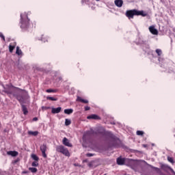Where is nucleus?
Here are the masks:
<instances>
[{"label":"nucleus","mask_w":175,"mask_h":175,"mask_svg":"<svg viewBox=\"0 0 175 175\" xmlns=\"http://www.w3.org/2000/svg\"><path fill=\"white\" fill-rule=\"evenodd\" d=\"M98 133H100L101 135H103V136H105L107 139H109L111 142H112V147L118 148L120 146V139L116 137V135L113 134V133L110 131H105L103 132H94V130H90L88 131H86L85 134L83 135V139H85L87 136H91V135H98Z\"/></svg>","instance_id":"f257e3e1"},{"label":"nucleus","mask_w":175,"mask_h":175,"mask_svg":"<svg viewBox=\"0 0 175 175\" xmlns=\"http://www.w3.org/2000/svg\"><path fill=\"white\" fill-rule=\"evenodd\" d=\"M126 16L129 18V20L131 18H133L134 16H142V17H146L147 16V13L144 12V11H139L137 10H130L126 12Z\"/></svg>","instance_id":"f03ea898"},{"label":"nucleus","mask_w":175,"mask_h":175,"mask_svg":"<svg viewBox=\"0 0 175 175\" xmlns=\"http://www.w3.org/2000/svg\"><path fill=\"white\" fill-rule=\"evenodd\" d=\"M16 90L21 91V94H14V96L16 97L19 103H24V101L27 98H28V92L27 90H21V88H16Z\"/></svg>","instance_id":"7ed1b4c3"},{"label":"nucleus","mask_w":175,"mask_h":175,"mask_svg":"<svg viewBox=\"0 0 175 175\" xmlns=\"http://www.w3.org/2000/svg\"><path fill=\"white\" fill-rule=\"evenodd\" d=\"M29 27V19L28 16L21 14V28L22 29H27Z\"/></svg>","instance_id":"20e7f679"},{"label":"nucleus","mask_w":175,"mask_h":175,"mask_svg":"<svg viewBox=\"0 0 175 175\" xmlns=\"http://www.w3.org/2000/svg\"><path fill=\"white\" fill-rule=\"evenodd\" d=\"M57 152H60V154H63L65 157H70V152H69V150L67 149L65 146L60 145L56 147Z\"/></svg>","instance_id":"39448f33"},{"label":"nucleus","mask_w":175,"mask_h":175,"mask_svg":"<svg viewBox=\"0 0 175 175\" xmlns=\"http://www.w3.org/2000/svg\"><path fill=\"white\" fill-rule=\"evenodd\" d=\"M40 151L42 152L43 158H47L46 152L47 151V144H44L40 146Z\"/></svg>","instance_id":"423d86ee"},{"label":"nucleus","mask_w":175,"mask_h":175,"mask_svg":"<svg viewBox=\"0 0 175 175\" xmlns=\"http://www.w3.org/2000/svg\"><path fill=\"white\" fill-rule=\"evenodd\" d=\"M87 120H102V118H100V116L96 115V114H91L88 116H87Z\"/></svg>","instance_id":"0eeeda50"},{"label":"nucleus","mask_w":175,"mask_h":175,"mask_svg":"<svg viewBox=\"0 0 175 175\" xmlns=\"http://www.w3.org/2000/svg\"><path fill=\"white\" fill-rule=\"evenodd\" d=\"M62 143L64 146H66V147H72V144H70V142H69V139H68V138L64 137L63 139Z\"/></svg>","instance_id":"6e6552de"},{"label":"nucleus","mask_w":175,"mask_h":175,"mask_svg":"<svg viewBox=\"0 0 175 175\" xmlns=\"http://www.w3.org/2000/svg\"><path fill=\"white\" fill-rule=\"evenodd\" d=\"M149 31L152 35H158V30L155 29L154 26H150L149 27Z\"/></svg>","instance_id":"1a4fd4ad"},{"label":"nucleus","mask_w":175,"mask_h":175,"mask_svg":"<svg viewBox=\"0 0 175 175\" xmlns=\"http://www.w3.org/2000/svg\"><path fill=\"white\" fill-rule=\"evenodd\" d=\"M61 110H62V108L61 107H59L57 108H52L51 113L53 114H58V113H61Z\"/></svg>","instance_id":"9d476101"},{"label":"nucleus","mask_w":175,"mask_h":175,"mask_svg":"<svg viewBox=\"0 0 175 175\" xmlns=\"http://www.w3.org/2000/svg\"><path fill=\"white\" fill-rule=\"evenodd\" d=\"M117 164L120 165H122L125 164V159L118 157L116 160Z\"/></svg>","instance_id":"9b49d317"},{"label":"nucleus","mask_w":175,"mask_h":175,"mask_svg":"<svg viewBox=\"0 0 175 175\" xmlns=\"http://www.w3.org/2000/svg\"><path fill=\"white\" fill-rule=\"evenodd\" d=\"M8 155H11V157H17L18 155V152L17 151H8L7 152Z\"/></svg>","instance_id":"f8f14e48"},{"label":"nucleus","mask_w":175,"mask_h":175,"mask_svg":"<svg viewBox=\"0 0 175 175\" xmlns=\"http://www.w3.org/2000/svg\"><path fill=\"white\" fill-rule=\"evenodd\" d=\"M123 3L124 1H122V0H115V5L118 6V8H121Z\"/></svg>","instance_id":"ddd939ff"},{"label":"nucleus","mask_w":175,"mask_h":175,"mask_svg":"<svg viewBox=\"0 0 175 175\" xmlns=\"http://www.w3.org/2000/svg\"><path fill=\"white\" fill-rule=\"evenodd\" d=\"M77 102H81V103H85V104L88 103V100L83 99V98H82L81 97H80V96H77Z\"/></svg>","instance_id":"4468645a"},{"label":"nucleus","mask_w":175,"mask_h":175,"mask_svg":"<svg viewBox=\"0 0 175 175\" xmlns=\"http://www.w3.org/2000/svg\"><path fill=\"white\" fill-rule=\"evenodd\" d=\"M161 169H162V170H164V172H166L167 170H169V169H170V167L166 164H161Z\"/></svg>","instance_id":"2eb2a0df"},{"label":"nucleus","mask_w":175,"mask_h":175,"mask_svg":"<svg viewBox=\"0 0 175 175\" xmlns=\"http://www.w3.org/2000/svg\"><path fill=\"white\" fill-rule=\"evenodd\" d=\"M22 111L23 112V114L25 116H27V114H28V109H27V107L24 105H22Z\"/></svg>","instance_id":"dca6fc26"},{"label":"nucleus","mask_w":175,"mask_h":175,"mask_svg":"<svg viewBox=\"0 0 175 175\" xmlns=\"http://www.w3.org/2000/svg\"><path fill=\"white\" fill-rule=\"evenodd\" d=\"M28 135H30L31 136H38L39 135L38 131H28Z\"/></svg>","instance_id":"f3484780"},{"label":"nucleus","mask_w":175,"mask_h":175,"mask_svg":"<svg viewBox=\"0 0 175 175\" xmlns=\"http://www.w3.org/2000/svg\"><path fill=\"white\" fill-rule=\"evenodd\" d=\"M16 54L17 55H23V51L20 49V46H16Z\"/></svg>","instance_id":"a211bd4d"},{"label":"nucleus","mask_w":175,"mask_h":175,"mask_svg":"<svg viewBox=\"0 0 175 175\" xmlns=\"http://www.w3.org/2000/svg\"><path fill=\"white\" fill-rule=\"evenodd\" d=\"M14 49H16V44L12 45V44H10L9 45V51H10V53H13V50H14Z\"/></svg>","instance_id":"6ab92c4d"},{"label":"nucleus","mask_w":175,"mask_h":175,"mask_svg":"<svg viewBox=\"0 0 175 175\" xmlns=\"http://www.w3.org/2000/svg\"><path fill=\"white\" fill-rule=\"evenodd\" d=\"M72 113H73V109H64V113L65 114H72Z\"/></svg>","instance_id":"aec40b11"},{"label":"nucleus","mask_w":175,"mask_h":175,"mask_svg":"<svg viewBox=\"0 0 175 175\" xmlns=\"http://www.w3.org/2000/svg\"><path fill=\"white\" fill-rule=\"evenodd\" d=\"M151 168L154 170V172H157V173H161V169L159 167L151 166Z\"/></svg>","instance_id":"412c9836"},{"label":"nucleus","mask_w":175,"mask_h":175,"mask_svg":"<svg viewBox=\"0 0 175 175\" xmlns=\"http://www.w3.org/2000/svg\"><path fill=\"white\" fill-rule=\"evenodd\" d=\"M72 124V121L69 119H66L65 120V125L66 126H68V125H70Z\"/></svg>","instance_id":"4be33fe9"},{"label":"nucleus","mask_w":175,"mask_h":175,"mask_svg":"<svg viewBox=\"0 0 175 175\" xmlns=\"http://www.w3.org/2000/svg\"><path fill=\"white\" fill-rule=\"evenodd\" d=\"M31 158L37 162L39 161V157L36 154H31Z\"/></svg>","instance_id":"5701e85b"},{"label":"nucleus","mask_w":175,"mask_h":175,"mask_svg":"<svg viewBox=\"0 0 175 175\" xmlns=\"http://www.w3.org/2000/svg\"><path fill=\"white\" fill-rule=\"evenodd\" d=\"M29 170H30L31 173H36V172H38V169L36 167H29Z\"/></svg>","instance_id":"b1692460"},{"label":"nucleus","mask_w":175,"mask_h":175,"mask_svg":"<svg viewBox=\"0 0 175 175\" xmlns=\"http://www.w3.org/2000/svg\"><path fill=\"white\" fill-rule=\"evenodd\" d=\"M167 161H168V162H170V163H172V165H174V159H173V157H167Z\"/></svg>","instance_id":"393cba45"},{"label":"nucleus","mask_w":175,"mask_h":175,"mask_svg":"<svg viewBox=\"0 0 175 175\" xmlns=\"http://www.w3.org/2000/svg\"><path fill=\"white\" fill-rule=\"evenodd\" d=\"M46 99H47V100H54V101L58 100V98H54V97H51V96H47Z\"/></svg>","instance_id":"a878e982"},{"label":"nucleus","mask_w":175,"mask_h":175,"mask_svg":"<svg viewBox=\"0 0 175 175\" xmlns=\"http://www.w3.org/2000/svg\"><path fill=\"white\" fill-rule=\"evenodd\" d=\"M41 40L42 42H47V37H46V36L44 35H42V37H41Z\"/></svg>","instance_id":"bb28decb"},{"label":"nucleus","mask_w":175,"mask_h":175,"mask_svg":"<svg viewBox=\"0 0 175 175\" xmlns=\"http://www.w3.org/2000/svg\"><path fill=\"white\" fill-rule=\"evenodd\" d=\"M156 53L159 57H161V55H162V50L161 49H157Z\"/></svg>","instance_id":"cd10ccee"},{"label":"nucleus","mask_w":175,"mask_h":175,"mask_svg":"<svg viewBox=\"0 0 175 175\" xmlns=\"http://www.w3.org/2000/svg\"><path fill=\"white\" fill-rule=\"evenodd\" d=\"M137 136H143V135H144V131H137Z\"/></svg>","instance_id":"c85d7f7f"},{"label":"nucleus","mask_w":175,"mask_h":175,"mask_svg":"<svg viewBox=\"0 0 175 175\" xmlns=\"http://www.w3.org/2000/svg\"><path fill=\"white\" fill-rule=\"evenodd\" d=\"M31 166L36 167L39 166V163H38V161H33L31 163Z\"/></svg>","instance_id":"c756f323"},{"label":"nucleus","mask_w":175,"mask_h":175,"mask_svg":"<svg viewBox=\"0 0 175 175\" xmlns=\"http://www.w3.org/2000/svg\"><path fill=\"white\" fill-rule=\"evenodd\" d=\"M46 92H48L49 94H50L51 92H57V90H53V89H48L46 90Z\"/></svg>","instance_id":"7c9ffc66"},{"label":"nucleus","mask_w":175,"mask_h":175,"mask_svg":"<svg viewBox=\"0 0 175 175\" xmlns=\"http://www.w3.org/2000/svg\"><path fill=\"white\" fill-rule=\"evenodd\" d=\"M94 155H95V154H92V153H87L86 154V157H94Z\"/></svg>","instance_id":"2f4dec72"},{"label":"nucleus","mask_w":175,"mask_h":175,"mask_svg":"<svg viewBox=\"0 0 175 175\" xmlns=\"http://www.w3.org/2000/svg\"><path fill=\"white\" fill-rule=\"evenodd\" d=\"M5 94H8L10 95H12V91L9 90H7L5 91Z\"/></svg>","instance_id":"473e14b6"},{"label":"nucleus","mask_w":175,"mask_h":175,"mask_svg":"<svg viewBox=\"0 0 175 175\" xmlns=\"http://www.w3.org/2000/svg\"><path fill=\"white\" fill-rule=\"evenodd\" d=\"M90 109H91V107L88 106L85 107V111H88V110H90Z\"/></svg>","instance_id":"72a5a7b5"},{"label":"nucleus","mask_w":175,"mask_h":175,"mask_svg":"<svg viewBox=\"0 0 175 175\" xmlns=\"http://www.w3.org/2000/svg\"><path fill=\"white\" fill-rule=\"evenodd\" d=\"M169 170H170V172H171L172 173H173V174L175 175V172H174V170H173V168H172V167H170Z\"/></svg>","instance_id":"f704fd0d"},{"label":"nucleus","mask_w":175,"mask_h":175,"mask_svg":"<svg viewBox=\"0 0 175 175\" xmlns=\"http://www.w3.org/2000/svg\"><path fill=\"white\" fill-rule=\"evenodd\" d=\"M169 170H170V172H171L172 173H173V174L175 175V172H174V170H173V168H172V167H170Z\"/></svg>","instance_id":"c9c22d12"},{"label":"nucleus","mask_w":175,"mask_h":175,"mask_svg":"<svg viewBox=\"0 0 175 175\" xmlns=\"http://www.w3.org/2000/svg\"><path fill=\"white\" fill-rule=\"evenodd\" d=\"M169 170H170V172H171L172 173H173V174L175 175V172H174V170H173V168H172V167H170Z\"/></svg>","instance_id":"e433bc0d"},{"label":"nucleus","mask_w":175,"mask_h":175,"mask_svg":"<svg viewBox=\"0 0 175 175\" xmlns=\"http://www.w3.org/2000/svg\"><path fill=\"white\" fill-rule=\"evenodd\" d=\"M0 38H1V39H3V40L5 42V36L3 34H1Z\"/></svg>","instance_id":"4c0bfd02"},{"label":"nucleus","mask_w":175,"mask_h":175,"mask_svg":"<svg viewBox=\"0 0 175 175\" xmlns=\"http://www.w3.org/2000/svg\"><path fill=\"white\" fill-rule=\"evenodd\" d=\"M43 109H44V110H47L50 109V107H43Z\"/></svg>","instance_id":"58836bf2"},{"label":"nucleus","mask_w":175,"mask_h":175,"mask_svg":"<svg viewBox=\"0 0 175 175\" xmlns=\"http://www.w3.org/2000/svg\"><path fill=\"white\" fill-rule=\"evenodd\" d=\"M23 174H28V171H23Z\"/></svg>","instance_id":"ea45409f"},{"label":"nucleus","mask_w":175,"mask_h":175,"mask_svg":"<svg viewBox=\"0 0 175 175\" xmlns=\"http://www.w3.org/2000/svg\"><path fill=\"white\" fill-rule=\"evenodd\" d=\"M33 121H38V118H37V117L33 118Z\"/></svg>","instance_id":"a19ab883"},{"label":"nucleus","mask_w":175,"mask_h":175,"mask_svg":"<svg viewBox=\"0 0 175 175\" xmlns=\"http://www.w3.org/2000/svg\"><path fill=\"white\" fill-rule=\"evenodd\" d=\"M96 1H100V0H96Z\"/></svg>","instance_id":"79ce46f5"}]
</instances>
